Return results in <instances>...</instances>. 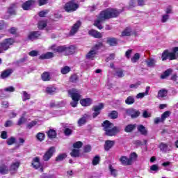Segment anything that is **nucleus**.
Listing matches in <instances>:
<instances>
[{
  "instance_id": "680f3d73",
  "label": "nucleus",
  "mask_w": 178,
  "mask_h": 178,
  "mask_svg": "<svg viewBox=\"0 0 178 178\" xmlns=\"http://www.w3.org/2000/svg\"><path fill=\"white\" fill-rule=\"evenodd\" d=\"M78 78H77V75L74 74L71 76L70 81H71V83H75V81H77Z\"/></svg>"
},
{
  "instance_id": "a878e982",
  "label": "nucleus",
  "mask_w": 178,
  "mask_h": 178,
  "mask_svg": "<svg viewBox=\"0 0 178 178\" xmlns=\"http://www.w3.org/2000/svg\"><path fill=\"white\" fill-rule=\"evenodd\" d=\"M11 73H13V70L10 69L6 70L1 74V79H6V77H9V76H10Z\"/></svg>"
},
{
  "instance_id": "a18cd8bd",
  "label": "nucleus",
  "mask_w": 178,
  "mask_h": 178,
  "mask_svg": "<svg viewBox=\"0 0 178 178\" xmlns=\"http://www.w3.org/2000/svg\"><path fill=\"white\" fill-rule=\"evenodd\" d=\"M26 122H27V119H26L24 117H21L17 122V125L22 126V124H24Z\"/></svg>"
},
{
  "instance_id": "ea45409f",
  "label": "nucleus",
  "mask_w": 178,
  "mask_h": 178,
  "mask_svg": "<svg viewBox=\"0 0 178 178\" xmlns=\"http://www.w3.org/2000/svg\"><path fill=\"white\" fill-rule=\"evenodd\" d=\"M140 54L136 53L134 55V56L131 58V60L132 63H136L137 61L140 60Z\"/></svg>"
},
{
  "instance_id": "79ce46f5",
  "label": "nucleus",
  "mask_w": 178,
  "mask_h": 178,
  "mask_svg": "<svg viewBox=\"0 0 178 178\" xmlns=\"http://www.w3.org/2000/svg\"><path fill=\"white\" fill-rule=\"evenodd\" d=\"M67 156V155H66V154H65V153L59 154L56 157V162H60V161H63V159H65V158H66Z\"/></svg>"
},
{
  "instance_id": "39448f33",
  "label": "nucleus",
  "mask_w": 178,
  "mask_h": 178,
  "mask_svg": "<svg viewBox=\"0 0 178 178\" xmlns=\"http://www.w3.org/2000/svg\"><path fill=\"white\" fill-rule=\"evenodd\" d=\"M13 44H15V40L13 38L5 39L0 43V54H3V51H8Z\"/></svg>"
},
{
  "instance_id": "bf43d9fd",
  "label": "nucleus",
  "mask_w": 178,
  "mask_h": 178,
  "mask_svg": "<svg viewBox=\"0 0 178 178\" xmlns=\"http://www.w3.org/2000/svg\"><path fill=\"white\" fill-rule=\"evenodd\" d=\"M35 124H37V121H32L31 122L27 124V128L32 129V127H34Z\"/></svg>"
},
{
  "instance_id": "37998d69",
  "label": "nucleus",
  "mask_w": 178,
  "mask_h": 178,
  "mask_svg": "<svg viewBox=\"0 0 178 178\" xmlns=\"http://www.w3.org/2000/svg\"><path fill=\"white\" fill-rule=\"evenodd\" d=\"M47 27V21H40L38 22V29L40 30H42V29H45Z\"/></svg>"
},
{
  "instance_id": "49530a36",
  "label": "nucleus",
  "mask_w": 178,
  "mask_h": 178,
  "mask_svg": "<svg viewBox=\"0 0 178 178\" xmlns=\"http://www.w3.org/2000/svg\"><path fill=\"white\" fill-rule=\"evenodd\" d=\"M73 147L74 148H75V149H79V148H81V147H83V143L78 141L73 144Z\"/></svg>"
},
{
  "instance_id": "c85d7f7f",
  "label": "nucleus",
  "mask_w": 178,
  "mask_h": 178,
  "mask_svg": "<svg viewBox=\"0 0 178 178\" xmlns=\"http://www.w3.org/2000/svg\"><path fill=\"white\" fill-rule=\"evenodd\" d=\"M136 129V124H128L124 128L125 133H131Z\"/></svg>"
},
{
  "instance_id": "dca6fc26",
  "label": "nucleus",
  "mask_w": 178,
  "mask_h": 178,
  "mask_svg": "<svg viewBox=\"0 0 178 178\" xmlns=\"http://www.w3.org/2000/svg\"><path fill=\"white\" fill-rule=\"evenodd\" d=\"M88 34L89 35L94 37V38H101L102 37V33L94 29L89 31Z\"/></svg>"
},
{
  "instance_id": "3c124183",
  "label": "nucleus",
  "mask_w": 178,
  "mask_h": 178,
  "mask_svg": "<svg viewBox=\"0 0 178 178\" xmlns=\"http://www.w3.org/2000/svg\"><path fill=\"white\" fill-rule=\"evenodd\" d=\"M0 173H1V175H6V173H8V167H0Z\"/></svg>"
},
{
  "instance_id": "864d4df0",
  "label": "nucleus",
  "mask_w": 178,
  "mask_h": 178,
  "mask_svg": "<svg viewBox=\"0 0 178 178\" xmlns=\"http://www.w3.org/2000/svg\"><path fill=\"white\" fill-rule=\"evenodd\" d=\"M16 141V138L12 137L7 140V144L8 145H12L13 144H15V142Z\"/></svg>"
},
{
  "instance_id": "5fc2aeb1",
  "label": "nucleus",
  "mask_w": 178,
  "mask_h": 178,
  "mask_svg": "<svg viewBox=\"0 0 178 178\" xmlns=\"http://www.w3.org/2000/svg\"><path fill=\"white\" fill-rule=\"evenodd\" d=\"M150 170L152 172H158V170H159V166L156 164H154L150 167Z\"/></svg>"
},
{
  "instance_id": "6e6d98bb",
  "label": "nucleus",
  "mask_w": 178,
  "mask_h": 178,
  "mask_svg": "<svg viewBox=\"0 0 178 178\" xmlns=\"http://www.w3.org/2000/svg\"><path fill=\"white\" fill-rule=\"evenodd\" d=\"M98 163H99V156H96L92 160V165H98Z\"/></svg>"
},
{
  "instance_id": "72a5a7b5",
  "label": "nucleus",
  "mask_w": 178,
  "mask_h": 178,
  "mask_svg": "<svg viewBox=\"0 0 178 178\" xmlns=\"http://www.w3.org/2000/svg\"><path fill=\"white\" fill-rule=\"evenodd\" d=\"M46 92L47 94H55L56 92V88L54 86H49L46 88Z\"/></svg>"
},
{
  "instance_id": "774afa93",
  "label": "nucleus",
  "mask_w": 178,
  "mask_h": 178,
  "mask_svg": "<svg viewBox=\"0 0 178 178\" xmlns=\"http://www.w3.org/2000/svg\"><path fill=\"white\" fill-rule=\"evenodd\" d=\"M172 54H175V55L176 56V59H177V58H178V47L173 48Z\"/></svg>"
},
{
  "instance_id": "69168bd1",
  "label": "nucleus",
  "mask_w": 178,
  "mask_h": 178,
  "mask_svg": "<svg viewBox=\"0 0 178 178\" xmlns=\"http://www.w3.org/2000/svg\"><path fill=\"white\" fill-rule=\"evenodd\" d=\"M29 55L30 56H37V55H38V51L35 50H33L29 53Z\"/></svg>"
},
{
  "instance_id": "c9c22d12",
  "label": "nucleus",
  "mask_w": 178,
  "mask_h": 178,
  "mask_svg": "<svg viewBox=\"0 0 178 178\" xmlns=\"http://www.w3.org/2000/svg\"><path fill=\"white\" fill-rule=\"evenodd\" d=\"M115 76L122 79V77L124 76V74L123 73V70L118 68L115 70Z\"/></svg>"
},
{
  "instance_id": "09e8293b",
  "label": "nucleus",
  "mask_w": 178,
  "mask_h": 178,
  "mask_svg": "<svg viewBox=\"0 0 178 178\" xmlns=\"http://www.w3.org/2000/svg\"><path fill=\"white\" fill-rule=\"evenodd\" d=\"M30 94L27 93V92H23L22 99L23 101H27V99H30Z\"/></svg>"
},
{
  "instance_id": "58836bf2",
  "label": "nucleus",
  "mask_w": 178,
  "mask_h": 178,
  "mask_svg": "<svg viewBox=\"0 0 178 178\" xmlns=\"http://www.w3.org/2000/svg\"><path fill=\"white\" fill-rule=\"evenodd\" d=\"M134 97L129 96L125 100L127 105H133V103L135 102Z\"/></svg>"
},
{
  "instance_id": "0e129e2a",
  "label": "nucleus",
  "mask_w": 178,
  "mask_h": 178,
  "mask_svg": "<svg viewBox=\"0 0 178 178\" xmlns=\"http://www.w3.org/2000/svg\"><path fill=\"white\" fill-rule=\"evenodd\" d=\"M110 171L111 172V175H113V176L118 175V170L113 169V168H112V166H110Z\"/></svg>"
},
{
  "instance_id": "f03ea898",
  "label": "nucleus",
  "mask_w": 178,
  "mask_h": 178,
  "mask_svg": "<svg viewBox=\"0 0 178 178\" xmlns=\"http://www.w3.org/2000/svg\"><path fill=\"white\" fill-rule=\"evenodd\" d=\"M49 51H53V52L62 54V52H65V55H73L76 52V47L72 45L68 47L66 46H57L56 44H53L49 47Z\"/></svg>"
},
{
  "instance_id": "1a4fd4ad",
  "label": "nucleus",
  "mask_w": 178,
  "mask_h": 178,
  "mask_svg": "<svg viewBox=\"0 0 178 178\" xmlns=\"http://www.w3.org/2000/svg\"><path fill=\"white\" fill-rule=\"evenodd\" d=\"M55 147H51L44 154L43 156V161H49L51 158H52V156L54 154H55Z\"/></svg>"
},
{
  "instance_id": "0eeeda50",
  "label": "nucleus",
  "mask_w": 178,
  "mask_h": 178,
  "mask_svg": "<svg viewBox=\"0 0 178 178\" xmlns=\"http://www.w3.org/2000/svg\"><path fill=\"white\" fill-rule=\"evenodd\" d=\"M176 56L175 53L169 51V50H165L161 54V59L163 61L168 60H175L176 59Z\"/></svg>"
},
{
  "instance_id": "473e14b6",
  "label": "nucleus",
  "mask_w": 178,
  "mask_h": 178,
  "mask_svg": "<svg viewBox=\"0 0 178 178\" xmlns=\"http://www.w3.org/2000/svg\"><path fill=\"white\" fill-rule=\"evenodd\" d=\"M70 155L71 156H73V158H77L78 156H80V149H74L70 153Z\"/></svg>"
},
{
  "instance_id": "aec40b11",
  "label": "nucleus",
  "mask_w": 178,
  "mask_h": 178,
  "mask_svg": "<svg viewBox=\"0 0 178 178\" xmlns=\"http://www.w3.org/2000/svg\"><path fill=\"white\" fill-rule=\"evenodd\" d=\"M115 145V140H106L104 143L105 151H109Z\"/></svg>"
},
{
  "instance_id": "2f4dec72",
  "label": "nucleus",
  "mask_w": 178,
  "mask_h": 178,
  "mask_svg": "<svg viewBox=\"0 0 178 178\" xmlns=\"http://www.w3.org/2000/svg\"><path fill=\"white\" fill-rule=\"evenodd\" d=\"M119 116V113L116 111H113L111 113H108V118L111 119H118Z\"/></svg>"
},
{
  "instance_id": "7ed1b4c3",
  "label": "nucleus",
  "mask_w": 178,
  "mask_h": 178,
  "mask_svg": "<svg viewBox=\"0 0 178 178\" xmlns=\"http://www.w3.org/2000/svg\"><path fill=\"white\" fill-rule=\"evenodd\" d=\"M102 126L106 136H108V137H113V136H115L118 133L120 132V128L115 127L113 123L108 120L104 121Z\"/></svg>"
},
{
  "instance_id": "7c9ffc66",
  "label": "nucleus",
  "mask_w": 178,
  "mask_h": 178,
  "mask_svg": "<svg viewBox=\"0 0 178 178\" xmlns=\"http://www.w3.org/2000/svg\"><path fill=\"white\" fill-rule=\"evenodd\" d=\"M107 44H109L111 47H115L118 44V40L115 38H109L107 39Z\"/></svg>"
},
{
  "instance_id": "f257e3e1",
  "label": "nucleus",
  "mask_w": 178,
  "mask_h": 178,
  "mask_svg": "<svg viewBox=\"0 0 178 178\" xmlns=\"http://www.w3.org/2000/svg\"><path fill=\"white\" fill-rule=\"evenodd\" d=\"M120 13L117 10L108 8L102 11L98 16L97 19L95 21L94 26L97 27L99 30H102L104 27L101 25L102 22H105L107 19H111V17H118Z\"/></svg>"
},
{
  "instance_id": "f704fd0d",
  "label": "nucleus",
  "mask_w": 178,
  "mask_h": 178,
  "mask_svg": "<svg viewBox=\"0 0 178 178\" xmlns=\"http://www.w3.org/2000/svg\"><path fill=\"white\" fill-rule=\"evenodd\" d=\"M138 130L143 136H147V129H145V127L144 126L139 125L138 127Z\"/></svg>"
},
{
  "instance_id": "4468645a",
  "label": "nucleus",
  "mask_w": 178,
  "mask_h": 178,
  "mask_svg": "<svg viewBox=\"0 0 178 178\" xmlns=\"http://www.w3.org/2000/svg\"><path fill=\"white\" fill-rule=\"evenodd\" d=\"M127 114H128L131 118H138L140 115V111H136L133 108H129L126 110Z\"/></svg>"
},
{
  "instance_id": "338daca9",
  "label": "nucleus",
  "mask_w": 178,
  "mask_h": 178,
  "mask_svg": "<svg viewBox=\"0 0 178 178\" xmlns=\"http://www.w3.org/2000/svg\"><path fill=\"white\" fill-rule=\"evenodd\" d=\"M83 151H84V152H91V146L90 145L85 146Z\"/></svg>"
},
{
  "instance_id": "13d9d810",
  "label": "nucleus",
  "mask_w": 178,
  "mask_h": 178,
  "mask_svg": "<svg viewBox=\"0 0 178 178\" xmlns=\"http://www.w3.org/2000/svg\"><path fill=\"white\" fill-rule=\"evenodd\" d=\"M129 159H131V163H133V161H134L135 159H137V154L136 153L131 154Z\"/></svg>"
},
{
  "instance_id": "bb28decb",
  "label": "nucleus",
  "mask_w": 178,
  "mask_h": 178,
  "mask_svg": "<svg viewBox=\"0 0 178 178\" xmlns=\"http://www.w3.org/2000/svg\"><path fill=\"white\" fill-rule=\"evenodd\" d=\"M104 47V44L102 42H98L96 44H95L92 47V49L95 51V52L98 54V50L101 49Z\"/></svg>"
},
{
  "instance_id": "e2e57ef3",
  "label": "nucleus",
  "mask_w": 178,
  "mask_h": 178,
  "mask_svg": "<svg viewBox=\"0 0 178 178\" xmlns=\"http://www.w3.org/2000/svg\"><path fill=\"white\" fill-rule=\"evenodd\" d=\"M72 129H69V128H66L64 130V134H65V136H70V134H72Z\"/></svg>"
},
{
  "instance_id": "4c0bfd02",
  "label": "nucleus",
  "mask_w": 178,
  "mask_h": 178,
  "mask_svg": "<svg viewBox=\"0 0 178 178\" xmlns=\"http://www.w3.org/2000/svg\"><path fill=\"white\" fill-rule=\"evenodd\" d=\"M173 72L172 69H168L167 70L165 71V72L161 75V79H166L167 77H169L170 74Z\"/></svg>"
},
{
  "instance_id": "393cba45",
  "label": "nucleus",
  "mask_w": 178,
  "mask_h": 178,
  "mask_svg": "<svg viewBox=\"0 0 178 178\" xmlns=\"http://www.w3.org/2000/svg\"><path fill=\"white\" fill-rule=\"evenodd\" d=\"M97 51H94L92 49L87 54L86 58L87 59H90L92 60L95 58V56H97Z\"/></svg>"
},
{
  "instance_id": "e433bc0d",
  "label": "nucleus",
  "mask_w": 178,
  "mask_h": 178,
  "mask_svg": "<svg viewBox=\"0 0 178 178\" xmlns=\"http://www.w3.org/2000/svg\"><path fill=\"white\" fill-rule=\"evenodd\" d=\"M47 135H48L49 138H56V131H55V130H54V129H50L47 132Z\"/></svg>"
},
{
  "instance_id": "b1692460",
  "label": "nucleus",
  "mask_w": 178,
  "mask_h": 178,
  "mask_svg": "<svg viewBox=\"0 0 178 178\" xmlns=\"http://www.w3.org/2000/svg\"><path fill=\"white\" fill-rule=\"evenodd\" d=\"M54 58V53L47 52L40 56L39 59H51Z\"/></svg>"
},
{
  "instance_id": "4d7b16f0",
  "label": "nucleus",
  "mask_w": 178,
  "mask_h": 178,
  "mask_svg": "<svg viewBox=\"0 0 178 178\" xmlns=\"http://www.w3.org/2000/svg\"><path fill=\"white\" fill-rule=\"evenodd\" d=\"M169 20V15H164L162 16L161 22L162 23H166Z\"/></svg>"
},
{
  "instance_id": "4be33fe9",
  "label": "nucleus",
  "mask_w": 178,
  "mask_h": 178,
  "mask_svg": "<svg viewBox=\"0 0 178 178\" xmlns=\"http://www.w3.org/2000/svg\"><path fill=\"white\" fill-rule=\"evenodd\" d=\"M145 62L148 67H155L156 66V60L154 58H149Z\"/></svg>"
},
{
  "instance_id": "ddd939ff",
  "label": "nucleus",
  "mask_w": 178,
  "mask_h": 178,
  "mask_svg": "<svg viewBox=\"0 0 178 178\" xmlns=\"http://www.w3.org/2000/svg\"><path fill=\"white\" fill-rule=\"evenodd\" d=\"M168 89L162 88L159 90L157 94V98L159 99H164V98H166L168 97Z\"/></svg>"
},
{
  "instance_id": "c03bdc74",
  "label": "nucleus",
  "mask_w": 178,
  "mask_h": 178,
  "mask_svg": "<svg viewBox=\"0 0 178 178\" xmlns=\"http://www.w3.org/2000/svg\"><path fill=\"white\" fill-rule=\"evenodd\" d=\"M70 72V67L69 66H65L61 68L62 74H67Z\"/></svg>"
},
{
  "instance_id": "423d86ee",
  "label": "nucleus",
  "mask_w": 178,
  "mask_h": 178,
  "mask_svg": "<svg viewBox=\"0 0 178 178\" xmlns=\"http://www.w3.org/2000/svg\"><path fill=\"white\" fill-rule=\"evenodd\" d=\"M64 9L65 12H75L79 9V4L74 0H72L65 5Z\"/></svg>"
},
{
  "instance_id": "412c9836",
  "label": "nucleus",
  "mask_w": 178,
  "mask_h": 178,
  "mask_svg": "<svg viewBox=\"0 0 178 178\" xmlns=\"http://www.w3.org/2000/svg\"><path fill=\"white\" fill-rule=\"evenodd\" d=\"M19 166H20V163L19 161L13 163L10 168L11 173H16L17 169H19Z\"/></svg>"
},
{
  "instance_id": "9b49d317",
  "label": "nucleus",
  "mask_w": 178,
  "mask_h": 178,
  "mask_svg": "<svg viewBox=\"0 0 178 178\" xmlns=\"http://www.w3.org/2000/svg\"><path fill=\"white\" fill-rule=\"evenodd\" d=\"M40 37H41V33H40V31H33L28 34V40L31 41H34V40H37V38H40Z\"/></svg>"
},
{
  "instance_id": "6ab92c4d",
  "label": "nucleus",
  "mask_w": 178,
  "mask_h": 178,
  "mask_svg": "<svg viewBox=\"0 0 178 178\" xmlns=\"http://www.w3.org/2000/svg\"><path fill=\"white\" fill-rule=\"evenodd\" d=\"M87 119H88V115L85 114L78 120V125L79 127H81V126H84L86 123H87Z\"/></svg>"
},
{
  "instance_id": "6e6552de",
  "label": "nucleus",
  "mask_w": 178,
  "mask_h": 178,
  "mask_svg": "<svg viewBox=\"0 0 178 178\" xmlns=\"http://www.w3.org/2000/svg\"><path fill=\"white\" fill-rule=\"evenodd\" d=\"M159 148L161 151V152H169V151H172V145L169 143H161L159 145Z\"/></svg>"
},
{
  "instance_id": "f8f14e48",
  "label": "nucleus",
  "mask_w": 178,
  "mask_h": 178,
  "mask_svg": "<svg viewBox=\"0 0 178 178\" xmlns=\"http://www.w3.org/2000/svg\"><path fill=\"white\" fill-rule=\"evenodd\" d=\"M80 26H81V22L80 21L76 22L71 29L70 32V35H74L77 31H79V29H80Z\"/></svg>"
},
{
  "instance_id": "a211bd4d",
  "label": "nucleus",
  "mask_w": 178,
  "mask_h": 178,
  "mask_svg": "<svg viewBox=\"0 0 178 178\" xmlns=\"http://www.w3.org/2000/svg\"><path fill=\"white\" fill-rule=\"evenodd\" d=\"M32 166L34 169H39L41 168V163L40 162V158L35 157L32 161Z\"/></svg>"
},
{
  "instance_id": "20e7f679",
  "label": "nucleus",
  "mask_w": 178,
  "mask_h": 178,
  "mask_svg": "<svg viewBox=\"0 0 178 178\" xmlns=\"http://www.w3.org/2000/svg\"><path fill=\"white\" fill-rule=\"evenodd\" d=\"M68 94L72 99V102L70 103L71 106H72V108H76L79 104V101H80V99L81 98V95H80V93L77 89H72L68 90Z\"/></svg>"
},
{
  "instance_id": "5701e85b",
  "label": "nucleus",
  "mask_w": 178,
  "mask_h": 178,
  "mask_svg": "<svg viewBox=\"0 0 178 178\" xmlns=\"http://www.w3.org/2000/svg\"><path fill=\"white\" fill-rule=\"evenodd\" d=\"M33 3H34V1H32V0H29L24 3L22 5L23 10H29L30 9V6H31V5H33Z\"/></svg>"
},
{
  "instance_id": "de8ad7c7",
  "label": "nucleus",
  "mask_w": 178,
  "mask_h": 178,
  "mask_svg": "<svg viewBox=\"0 0 178 178\" xmlns=\"http://www.w3.org/2000/svg\"><path fill=\"white\" fill-rule=\"evenodd\" d=\"M36 137L39 141H43L44 138H45V134L40 132L37 134Z\"/></svg>"
},
{
  "instance_id": "a19ab883",
  "label": "nucleus",
  "mask_w": 178,
  "mask_h": 178,
  "mask_svg": "<svg viewBox=\"0 0 178 178\" xmlns=\"http://www.w3.org/2000/svg\"><path fill=\"white\" fill-rule=\"evenodd\" d=\"M171 113H172L169 111L164 112L161 115L162 120L165 122V119H167V118H169Z\"/></svg>"
},
{
  "instance_id": "f3484780",
  "label": "nucleus",
  "mask_w": 178,
  "mask_h": 178,
  "mask_svg": "<svg viewBox=\"0 0 178 178\" xmlns=\"http://www.w3.org/2000/svg\"><path fill=\"white\" fill-rule=\"evenodd\" d=\"M80 104L82 106H90L92 104V99L91 98L82 99Z\"/></svg>"
},
{
  "instance_id": "2eb2a0df",
  "label": "nucleus",
  "mask_w": 178,
  "mask_h": 178,
  "mask_svg": "<svg viewBox=\"0 0 178 178\" xmlns=\"http://www.w3.org/2000/svg\"><path fill=\"white\" fill-rule=\"evenodd\" d=\"M120 162H121L122 165L127 166L131 165V159H128L127 156H122L120 158Z\"/></svg>"
},
{
  "instance_id": "603ef678",
  "label": "nucleus",
  "mask_w": 178,
  "mask_h": 178,
  "mask_svg": "<svg viewBox=\"0 0 178 178\" xmlns=\"http://www.w3.org/2000/svg\"><path fill=\"white\" fill-rule=\"evenodd\" d=\"M131 31L130 29H125L122 33V37H126L130 35Z\"/></svg>"
},
{
  "instance_id": "9d476101",
  "label": "nucleus",
  "mask_w": 178,
  "mask_h": 178,
  "mask_svg": "<svg viewBox=\"0 0 178 178\" xmlns=\"http://www.w3.org/2000/svg\"><path fill=\"white\" fill-rule=\"evenodd\" d=\"M104 104L102 103H100L97 106H94L92 109L94 111V113H93V118H97V116H98V115H99V113H101V110L102 109H104Z\"/></svg>"
},
{
  "instance_id": "c756f323",
  "label": "nucleus",
  "mask_w": 178,
  "mask_h": 178,
  "mask_svg": "<svg viewBox=\"0 0 178 178\" xmlns=\"http://www.w3.org/2000/svg\"><path fill=\"white\" fill-rule=\"evenodd\" d=\"M148 92H149V87L146 88V90L145 92L138 93L136 95V98H138V99L144 98L145 96L148 95Z\"/></svg>"
},
{
  "instance_id": "cd10ccee",
  "label": "nucleus",
  "mask_w": 178,
  "mask_h": 178,
  "mask_svg": "<svg viewBox=\"0 0 178 178\" xmlns=\"http://www.w3.org/2000/svg\"><path fill=\"white\" fill-rule=\"evenodd\" d=\"M41 78L43 81H49L51 80V75L49 72H44L42 74Z\"/></svg>"
},
{
  "instance_id": "052dcab7",
  "label": "nucleus",
  "mask_w": 178,
  "mask_h": 178,
  "mask_svg": "<svg viewBox=\"0 0 178 178\" xmlns=\"http://www.w3.org/2000/svg\"><path fill=\"white\" fill-rule=\"evenodd\" d=\"M4 91H6L7 92H13L15 91V88H13V86H9L4 88Z\"/></svg>"
},
{
  "instance_id": "8fccbe9b",
  "label": "nucleus",
  "mask_w": 178,
  "mask_h": 178,
  "mask_svg": "<svg viewBox=\"0 0 178 178\" xmlns=\"http://www.w3.org/2000/svg\"><path fill=\"white\" fill-rule=\"evenodd\" d=\"M49 13V10H44L40 11L39 13V16L40 17H45V16H47V15H48Z\"/></svg>"
}]
</instances>
